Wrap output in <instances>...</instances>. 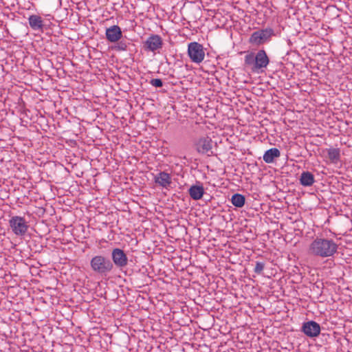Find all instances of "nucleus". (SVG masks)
Segmentation results:
<instances>
[{
	"label": "nucleus",
	"mask_w": 352,
	"mask_h": 352,
	"mask_svg": "<svg viewBox=\"0 0 352 352\" xmlns=\"http://www.w3.org/2000/svg\"><path fill=\"white\" fill-rule=\"evenodd\" d=\"M338 245L332 239L316 237L309 245L308 253L322 258L333 256L338 252Z\"/></svg>",
	"instance_id": "nucleus-1"
},
{
	"label": "nucleus",
	"mask_w": 352,
	"mask_h": 352,
	"mask_svg": "<svg viewBox=\"0 0 352 352\" xmlns=\"http://www.w3.org/2000/svg\"><path fill=\"white\" fill-rule=\"evenodd\" d=\"M245 64L252 67V72L263 71L270 63V59L264 50H260L255 54L253 52L248 54L245 56Z\"/></svg>",
	"instance_id": "nucleus-2"
},
{
	"label": "nucleus",
	"mask_w": 352,
	"mask_h": 352,
	"mask_svg": "<svg viewBox=\"0 0 352 352\" xmlns=\"http://www.w3.org/2000/svg\"><path fill=\"white\" fill-rule=\"evenodd\" d=\"M90 266L94 272L102 276H107L113 270L111 261L103 255H96L92 257Z\"/></svg>",
	"instance_id": "nucleus-3"
},
{
	"label": "nucleus",
	"mask_w": 352,
	"mask_h": 352,
	"mask_svg": "<svg viewBox=\"0 0 352 352\" xmlns=\"http://www.w3.org/2000/svg\"><path fill=\"white\" fill-rule=\"evenodd\" d=\"M9 226L16 236H23L28 231V224L24 217L14 216L9 220Z\"/></svg>",
	"instance_id": "nucleus-4"
},
{
	"label": "nucleus",
	"mask_w": 352,
	"mask_h": 352,
	"mask_svg": "<svg viewBox=\"0 0 352 352\" xmlns=\"http://www.w3.org/2000/svg\"><path fill=\"white\" fill-rule=\"evenodd\" d=\"M188 54L190 60L195 63H201L205 57V52L201 44L191 42L188 45Z\"/></svg>",
	"instance_id": "nucleus-5"
},
{
	"label": "nucleus",
	"mask_w": 352,
	"mask_h": 352,
	"mask_svg": "<svg viewBox=\"0 0 352 352\" xmlns=\"http://www.w3.org/2000/svg\"><path fill=\"white\" fill-rule=\"evenodd\" d=\"M195 150L201 155L211 156L213 155L212 140L208 136L200 137L194 142Z\"/></svg>",
	"instance_id": "nucleus-6"
},
{
	"label": "nucleus",
	"mask_w": 352,
	"mask_h": 352,
	"mask_svg": "<svg viewBox=\"0 0 352 352\" xmlns=\"http://www.w3.org/2000/svg\"><path fill=\"white\" fill-rule=\"evenodd\" d=\"M274 34L272 28H266L254 32L250 38L249 43L254 45H260L269 41L270 37Z\"/></svg>",
	"instance_id": "nucleus-7"
},
{
	"label": "nucleus",
	"mask_w": 352,
	"mask_h": 352,
	"mask_svg": "<svg viewBox=\"0 0 352 352\" xmlns=\"http://www.w3.org/2000/svg\"><path fill=\"white\" fill-rule=\"evenodd\" d=\"M111 262L113 267L123 269L128 265V257L123 250L120 248H113L111 251Z\"/></svg>",
	"instance_id": "nucleus-8"
},
{
	"label": "nucleus",
	"mask_w": 352,
	"mask_h": 352,
	"mask_svg": "<svg viewBox=\"0 0 352 352\" xmlns=\"http://www.w3.org/2000/svg\"><path fill=\"white\" fill-rule=\"evenodd\" d=\"M163 41L160 36L153 34L144 42V48L148 52H155L162 47Z\"/></svg>",
	"instance_id": "nucleus-9"
},
{
	"label": "nucleus",
	"mask_w": 352,
	"mask_h": 352,
	"mask_svg": "<svg viewBox=\"0 0 352 352\" xmlns=\"http://www.w3.org/2000/svg\"><path fill=\"white\" fill-rule=\"evenodd\" d=\"M301 330L307 336L315 338L320 333V326L316 322L310 320L302 324Z\"/></svg>",
	"instance_id": "nucleus-10"
},
{
	"label": "nucleus",
	"mask_w": 352,
	"mask_h": 352,
	"mask_svg": "<svg viewBox=\"0 0 352 352\" xmlns=\"http://www.w3.org/2000/svg\"><path fill=\"white\" fill-rule=\"evenodd\" d=\"M106 38L111 43H116L120 41L122 36L121 28L116 25L106 29Z\"/></svg>",
	"instance_id": "nucleus-11"
},
{
	"label": "nucleus",
	"mask_w": 352,
	"mask_h": 352,
	"mask_svg": "<svg viewBox=\"0 0 352 352\" xmlns=\"http://www.w3.org/2000/svg\"><path fill=\"white\" fill-rule=\"evenodd\" d=\"M155 182L163 188H167L172 183L170 174L162 171L156 175L154 177Z\"/></svg>",
	"instance_id": "nucleus-12"
},
{
	"label": "nucleus",
	"mask_w": 352,
	"mask_h": 352,
	"mask_svg": "<svg viewBox=\"0 0 352 352\" xmlns=\"http://www.w3.org/2000/svg\"><path fill=\"white\" fill-rule=\"evenodd\" d=\"M190 197L194 200H199L204 194V188L201 184L192 185L188 189Z\"/></svg>",
	"instance_id": "nucleus-13"
},
{
	"label": "nucleus",
	"mask_w": 352,
	"mask_h": 352,
	"mask_svg": "<svg viewBox=\"0 0 352 352\" xmlns=\"http://www.w3.org/2000/svg\"><path fill=\"white\" fill-rule=\"evenodd\" d=\"M300 184L303 186H311L315 182L314 175L309 171H303L299 178Z\"/></svg>",
	"instance_id": "nucleus-14"
},
{
	"label": "nucleus",
	"mask_w": 352,
	"mask_h": 352,
	"mask_svg": "<svg viewBox=\"0 0 352 352\" xmlns=\"http://www.w3.org/2000/svg\"><path fill=\"white\" fill-rule=\"evenodd\" d=\"M280 155V151L276 148H272L266 151L263 155V160L266 163H272L275 158L279 157Z\"/></svg>",
	"instance_id": "nucleus-15"
},
{
	"label": "nucleus",
	"mask_w": 352,
	"mask_h": 352,
	"mask_svg": "<svg viewBox=\"0 0 352 352\" xmlns=\"http://www.w3.org/2000/svg\"><path fill=\"white\" fill-rule=\"evenodd\" d=\"M29 24L34 30H42L43 27V21L42 18L38 15L32 14L28 18Z\"/></svg>",
	"instance_id": "nucleus-16"
},
{
	"label": "nucleus",
	"mask_w": 352,
	"mask_h": 352,
	"mask_svg": "<svg viewBox=\"0 0 352 352\" xmlns=\"http://www.w3.org/2000/svg\"><path fill=\"white\" fill-rule=\"evenodd\" d=\"M327 154L331 163L337 164L340 160V150L339 148H330L327 149Z\"/></svg>",
	"instance_id": "nucleus-17"
},
{
	"label": "nucleus",
	"mask_w": 352,
	"mask_h": 352,
	"mask_svg": "<svg viewBox=\"0 0 352 352\" xmlns=\"http://www.w3.org/2000/svg\"><path fill=\"white\" fill-rule=\"evenodd\" d=\"M245 197L241 194H234L231 198L232 204L237 208H241L245 204Z\"/></svg>",
	"instance_id": "nucleus-18"
},
{
	"label": "nucleus",
	"mask_w": 352,
	"mask_h": 352,
	"mask_svg": "<svg viewBox=\"0 0 352 352\" xmlns=\"http://www.w3.org/2000/svg\"><path fill=\"white\" fill-rule=\"evenodd\" d=\"M265 268V263L257 261L254 267V272L257 274H261Z\"/></svg>",
	"instance_id": "nucleus-19"
},
{
	"label": "nucleus",
	"mask_w": 352,
	"mask_h": 352,
	"mask_svg": "<svg viewBox=\"0 0 352 352\" xmlns=\"http://www.w3.org/2000/svg\"><path fill=\"white\" fill-rule=\"evenodd\" d=\"M127 48V44L125 41H120L117 43V45L115 46V50L118 51H125Z\"/></svg>",
	"instance_id": "nucleus-20"
},
{
	"label": "nucleus",
	"mask_w": 352,
	"mask_h": 352,
	"mask_svg": "<svg viewBox=\"0 0 352 352\" xmlns=\"http://www.w3.org/2000/svg\"><path fill=\"white\" fill-rule=\"evenodd\" d=\"M150 84L155 87H162L163 86V82L160 78H153L150 81Z\"/></svg>",
	"instance_id": "nucleus-21"
}]
</instances>
